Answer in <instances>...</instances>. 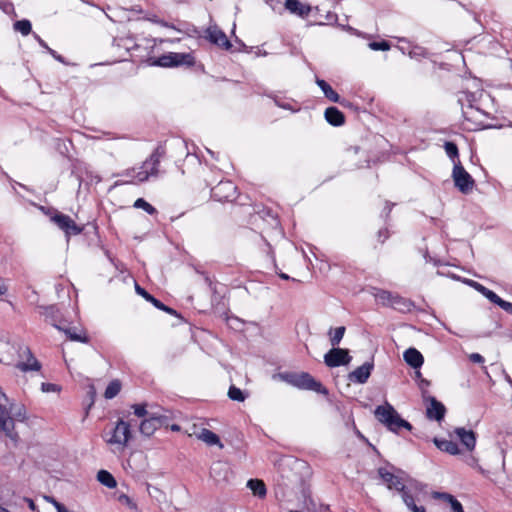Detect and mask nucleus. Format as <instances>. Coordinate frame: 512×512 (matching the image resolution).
Wrapping results in <instances>:
<instances>
[{
	"mask_svg": "<svg viewBox=\"0 0 512 512\" xmlns=\"http://www.w3.org/2000/svg\"><path fill=\"white\" fill-rule=\"evenodd\" d=\"M166 154V148L163 144H158L151 155L143 162L138 169H126L122 175L130 177L131 183H142L150 177H157L161 159Z\"/></svg>",
	"mask_w": 512,
	"mask_h": 512,
	"instance_id": "obj_1",
	"label": "nucleus"
},
{
	"mask_svg": "<svg viewBox=\"0 0 512 512\" xmlns=\"http://www.w3.org/2000/svg\"><path fill=\"white\" fill-rule=\"evenodd\" d=\"M278 377L299 390L314 391L324 396L329 394V390L308 372H282Z\"/></svg>",
	"mask_w": 512,
	"mask_h": 512,
	"instance_id": "obj_2",
	"label": "nucleus"
},
{
	"mask_svg": "<svg viewBox=\"0 0 512 512\" xmlns=\"http://www.w3.org/2000/svg\"><path fill=\"white\" fill-rule=\"evenodd\" d=\"M374 415L390 432L398 433L402 428L411 431L413 428L411 423L403 419L388 402H385L383 405H378L375 408Z\"/></svg>",
	"mask_w": 512,
	"mask_h": 512,
	"instance_id": "obj_3",
	"label": "nucleus"
},
{
	"mask_svg": "<svg viewBox=\"0 0 512 512\" xmlns=\"http://www.w3.org/2000/svg\"><path fill=\"white\" fill-rule=\"evenodd\" d=\"M167 413H169V411L164 409L149 413L148 417L144 418L139 425L140 433L146 437H150L157 429L161 427L167 428L171 420V415Z\"/></svg>",
	"mask_w": 512,
	"mask_h": 512,
	"instance_id": "obj_4",
	"label": "nucleus"
},
{
	"mask_svg": "<svg viewBox=\"0 0 512 512\" xmlns=\"http://www.w3.org/2000/svg\"><path fill=\"white\" fill-rule=\"evenodd\" d=\"M150 65L159 67H191L195 64V57L192 53L168 52L158 58H150Z\"/></svg>",
	"mask_w": 512,
	"mask_h": 512,
	"instance_id": "obj_5",
	"label": "nucleus"
},
{
	"mask_svg": "<svg viewBox=\"0 0 512 512\" xmlns=\"http://www.w3.org/2000/svg\"><path fill=\"white\" fill-rule=\"evenodd\" d=\"M452 178L454 181L455 187L463 194H468L473 190L475 185V180L473 177L465 170L460 160L455 163L452 170Z\"/></svg>",
	"mask_w": 512,
	"mask_h": 512,
	"instance_id": "obj_6",
	"label": "nucleus"
},
{
	"mask_svg": "<svg viewBox=\"0 0 512 512\" xmlns=\"http://www.w3.org/2000/svg\"><path fill=\"white\" fill-rule=\"evenodd\" d=\"M211 197L219 202H233L238 198V188L230 180H221L211 187Z\"/></svg>",
	"mask_w": 512,
	"mask_h": 512,
	"instance_id": "obj_7",
	"label": "nucleus"
},
{
	"mask_svg": "<svg viewBox=\"0 0 512 512\" xmlns=\"http://www.w3.org/2000/svg\"><path fill=\"white\" fill-rule=\"evenodd\" d=\"M51 221L65 233L67 238L81 234L84 229L83 226L77 225L69 215L63 214L57 210H53Z\"/></svg>",
	"mask_w": 512,
	"mask_h": 512,
	"instance_id": "obj_8",
	"label": "nucleus"
},
{
	"mask_svg": "<svg viewBox=\"0 0 512 512\" xmlns=\"http://www.w3.org/2000/svg\"><path fill=\"white\" fill-rule=\"evenodd\" d=\"M379 477L386 483L389 490L395 489L400 494L404 492L407 487L404 483L405 472L401 469H397V474L388 471L386 468L380 467L378 469Z\"/></svg>",
	"mask_w": 512,
	"mask_h": 512,
	"instance_id": "obj_9",
	"label": "nucleus"
},
{
	"mask_svg": "<svg viewBox=\"0 0 512 512\" xmlns=\"http://www.w3.org/2000/svg\"><path fill=\"white\" fill-rule=\"evenodd\" d=\"M352 357L348 349L333 346L325 355L324 363L329 368H336L350 363Z\"/></svg>",
	"mask_w": 512,
	"mask_h": 512,
	"instance_id": "obj_10",
	"label": "nucleus"
},
{
	"mask_svg": "<svg viewBox=\"0 0 512 512\" xmlns=\"http://www.w3.org/2000/svg\"><path fill=\"white\" fill-rule=\"evenodd\" d=\"M131 426L130 423L119 419L116 426L112 430L111 437L107 439L108 444H118L125 447L131 439Z\"/></svg>",
	"mask_w": 512,
	"mask_h": 512,
	"instance_id": "obj_11",
	"label": "nucleus"
},
{
	"mask_svg": "<svg viewBox=\"0 0 512 512\" xmlns=\"http://www.w3.org/2000/svg\"><path fill=\"white\" fill-rule=\"evenodd\" d=\"M205 39H207L210 43L223 48L225 50H230L232 47L231 42L227 38L225 32L221 30L217 25H211L205 30Z\"/></svg>",
	"mask_w": 512,
	"mask_h": 512,
	"instance_id": "obj_12",
	"label": "nucleus"
},
{
	"mask_svg": "<svg viewBox=\"0 0 512 512\" xmlns=\"http://www.w3.org/2000/svg\"><path fill=\"white\" fill-rule=\"evenodd\" d=\"M425 403H427L426 407V417L430 420L442 421L446 414V407L440 401H438L434 396H429L423 399Z\"/></svg>",
	"mask_w": 512,
	"mask_h": 512,
	"instance_id": "obj_13",
	"label": "nucleus"
},
{
	"mask_svg": "<svg viewBox=\"0 0 512 512\" xmlns=\"http://www.w3.org/2000/svg\"><path fill=\"white\" fill-rule=\"evenodd\" d=\"M374 369V361H367L347 375V379L356 384H365Z\"/></svg>",
	"mask_w": 512,
	"mask_h": 512,
	"instance_id": "obj_14",
	"label": "nucleus"
},
{
	"mask_svg": "<svg viewBox=\"0 0 512 512\" xmlns=\"http://www.w3.org/2000/svg\"><path fill=\"white\" fill-rule=\"evenodd\" d=\"M0 432H3L12 440L18 439V434L15 432L14 419L11 417L7 408L2 404H0Z\"/></svg>",
	"mask_w": 512,
	"mask_h": 512,
	"instance_id": "obj_15",
	"label": "nucleus"
},
{
	"mask_svg": "<svg viewBox=\"0 0 512 512\" xmlns=\"http://www.w3.org/2000/svg\"><path fill=\"white\" fill-rule=\"evenodd\" d=\"M135 291L138 295L142 296L146 301L150 302L155 308L164 311L172 316L180 317V314L173 308L165 305L159 299L155 298L152 294L141 287L137 282L135 283Z\"/></svg>",
	"mask_w": 512,
	"mask_h": 512,
	"instance_id": "obj_16",
	"label": "nucleus"
},
{
	"mask_svg": "<svg viewBox=\"0 0 512 512\" xmlns=\"http://www.w3.org/2000/svg\"><path fill=\"white\" fill-rule=\"evenodd\" d=\"M453 434L457 436L466 450L471 452L475 449L477 435L473 430H467L464 427H456L453 431Z\"/></svg>",
	"mask_w": 512,
	"mask_h": 512,
	"instance_id": "obj_17",
	"label": "nucleus"
},
{
	"mask_svg": "<svg viewBox=\"0 0 512 512\" xmlns=\"http://www.w3.org/2000/svg\"><path fill=\"white\" fill-rule=\"evenodd\" d=\"M40 308L43 310L41 313L46 317V320L49 321L53 327H55L57 330L63 329L61 313L56 305L41 306Z\"/></svg>",
	"mask_w": 512,
	"mask_h": 512,
	"instance_id": "obj_18",
	"label": "nucleus"
},
{
	"mask_svg": "<svg viewBox=\"0 0 512 512\" xmlns=\"http://www.w3.org/2000/svg\"><path fill=\"white\" fill-rule=\"evenodd\" d=\"M24 354L27 356L26 362H18L16 368L22 372L39 371L41 369L40 362L34 357L29 347H24Z\"/></svg>",
	"mask_w": 512,
	"mask_h": 512,
	"instance_id": "obj_19",
	"label": "nucleus"
},
{
	"mask_svg": "<svg viewBox=\"0 0 512 512\" xmlns=\"http://www.w3.org/2000/svg\"><path fill=\"white\" fill-rule=\"evenodd\" d=\"M284 6L291 14L301 18H306L312 10L310 5L303 4L299 0H285Z\"/></svg>",
	"mask_w": 512,
	"mask_h": 512,
	"instance_id": "obj_20",
	"label": "nucleus"
},
{
	"mask_svg": "<svg viewBox=\"0 0 512 512\" xmlns=\"http://www.w3.org/2000/svg\"><path fill=\"white\" fill-rule=\"evenodd\" d=\"M316 84L323 92L324 96L331 102L339 103L343 106H346L345 100L340 97V95L327 83L325 80L316 78Z\"/></svg>",
	"mask_w": 512,
	"mask_h": 512,
	"instance_id": "obj_21",
	"label": "nucleus"
},
{
	"mask_svg": "<svg viewBox=\"0 0 512 512\" xmlns=\"http://www.w3.org/2000/svg\"><path fill=\"white\" fill-rule=\"evenodd\" d=\"M404 361L413 369H419L424 363V357L416 348H408L403 353Z\"/></svg>",
	"mask_w": 512,
	"mask_h": 512,
	"instance_id": "obj_22",
	"label": "nucleus"
},
{
	"mask_svg": "<svg viewBox=\"0 0 512 512\" xmlns=\"http://www.w3.org/2000/svg\"><path fill=\"white\" fill-rule=\"evenodd\" d=\"M414 302L408 298L402 297L398 293H395L391 302L390 308L400 313H410L414 309Z\"/></svg>",
	"mask_w": 512,
	"mask_h": 512,
	"instance_id": "obj_23",
	"label": "nucleus"
},
{
	"mask_svg": "<svg viewBox=\"0 0 512 512\" xmlns=\"http://www.w3.org/2000/svg\"><path fill=\"white\" fill-rule=\"evenodd\" d=\"M325 120L334 127L342 126L345 123V115L335 106L326 108L324 112Z\"/></svg>",
	"mask_w": 512,
	"mask_h": 512,
	"instance_id": "obj_24",
	"label": "nucleus"
},
{
	"mask_svg": "<svg viewBox=\"0 0 512 512\" xmlns=\"http://www.w3.org/2000/svg\"><path fill=\"white\" fill-rule=\"evenodd\" d=\"M369 293L375 298V300L379 304H381L384 307H390L393 297L395 295V293L391 291L377 287H371L369 289Z\"/></svg>",
	"mask_w": 512,
	"mask_h": 512,
	"instance_id": "obj_25",
	"label": "nucleus"
},
{
	"mask_svg": "<svg viewBox=\"0 0 512 512\" xmlns=\"http://www.w3.org/2000/svg\"><path fill=\"white\" fill-rule=\"evenodd\" d=\"M433 443L442 452L448 453L450 455L460 454V449L458 447V444L452 440H446V439L434 437Z\"/></svg>",
	"mask_w": 512,
	"mask_h": 512,
	"instance_id": "obj_26",
	"label": "nucleus"
},
{
	"mask_svg": "<svg viewBox=\"0 0 512 512\" xmlns=\"http://www.w3.org/2000/svg\"><path fill=\"white\" fill-rule=\"evenodd\" d=\"M59 331L64 332L66 337L71 341L88 343L90 340L85 331L77 327H65L63 325V329H60Z\"/></svg>",
	"mask_w": 512,
	"mask_h": 512,
	"instance_id": "obj_27",
	"label": "nucleus"
},
{
	"mask_svg": "<svg viewBox=\"0 0 512 512\" xmlns=\"http://www.w3.org/2000/svg\"><path fill=\"white\" fill-rule=\"evenodd\" d=\"M247 487L251 490L252 494L260 499H263L267 494L266 485L263 480L249 479Z\"/></svg>",
	"mask_w": 512,
	"mask_h": 512,
	"instance_id": "obj_28",
	"label": "nucleus"
},
{
	"mask_svg": "<svg viewBox=\"0 0 512 512\" xmlns=\"http://www.w3.org/2000/svg\"><path fill=\"white\" fill-rule=\"evenodd\" d=\"M199 438L209 446L218 445L221 448L223 447L220 437L209 429H202Z\"/></svg>",
	"mask_w": 512,
	"mask_h": 512,
	"instance_id": "obj_29",
	"label": "nucleus"
},
{
	"mask_svg": "<svg viewBox=\"0 0 512 512\" xmlns=\"http://www.w3.org/2000/svg\"><path fill=\"white\" fill-rule=\"evenodd\" d=\"M401 497L407 508L412 512H426V509L424 506H418L415 503L414 497L410 494L409 490L406 489L404 492L401 493Z\"/></svg>",
	"mask_w": 512,
	"mask_h": 512,
	"instance_id": "obj_30",
	"label": "nucleus"
},
{
	"mask_svg": "<svg viewBox=\"0 0 512 512\" xmlns=\"http://www.w3.org/2000/svg\"><path fill=\"white\" fill-rule=\"evenodd\" d=\"M97 480L107 488H115L117 486V481L115 477L107 470H100L97 473Z\"/></svg>",
	"mask_w": 512,
	"mask_h": 512,
	"instance_id": "obj_31",
	"label": "nucleus"
},
{
	"mask_svg": "<svg viewBox=\"0 0 512 512\" xmlns=\"http://www.w3.org/2000/svg\"><path fill=\"white\" fill-rule=\"evenodd\" d=\"M345 331V326H339L335 329L330 328L328 335L332 346H337L341 342L345 334Z\"/></svg>",
	"mask_w": 512,
	"mask_h": 512,
	"instance_id": "obj_32",
	"label": "nucleus"
},
{
	"mask_svg": "<svg viewBox=\"0 0 512 512\" xmlns=\"http://www.w3.org/2000/svg\"><path fill=\"white\" fill-rule=\"evenodd\" d=\"M9 412L14 421L24 422L27 419L26 408L23 404L15 405V407L11 405Z\"/></svg>",
	"mask_w": 512,
	"mask_h": 512,
	"instance_id": "obj_33",
	"label": "nucleus"
},
{
	"mask_svg": "<svg viewBox=\"0 0 512 512\" xmlns=\"http://www.w3.org/2000/svg\"><path fill=\"white\" fill-rule=\"evenodd\" d=\"M444 149L448 157L453 161V164L457 163L459 160V150L458 146L453 141H446L444 143Z\"/></svg>",
	"mask_w": 512,
	"mask_h": 512,
	"instance_id": "obj_34",
	"label": "nucleus"
},
{
	"mask_svg": "<svg viewBox=\"0 0 512 512\" xmlns=\"http://www.w3.org/2000/svg\"><path fill=\"white\" fill-rule=\"evenodd\" d=\"M15 31L20 32L23 36H27L32 32V24L28 19L18 20L13 24Z\"/></svg>",
	"mask_w": 512,
	"mask_h": 512,
	"instance_id": "obj_35",
	"label": "nucleus"
},
{
	"mask_svg": "<svg viewBox=\"0 0 512 512\" xmlns=\"http://www.w3.org/2000/svg\"><path fill=\"white\" fill-rule=\"evenodd\" d=\"M121 390V383L119 380H112L105 389L104 396L106 399L116 397Z\"/></svg>",
	"mask_w": 512,
	"mask_h": 512,
	"instance_id": "obj_36",
	"label": "nucleus"
},
{
	"mask_svg": "<svg viewBox=\"0 0 512 512\" xmlns=\"http://www.w3.org/2000/svg\"><path fill=\"white\" fill-rule=\"evenodd\" d=\"M134 207L135 208H139V209H143L149 215H154V214L157 213V209L153 205L148 203L144 198H138L134 202Z\"/></svg>",
	"mask_w": 512,
	"mask_h": 512,
	"instance_id": "obj_37",
	"label": "nucleus"
},
{
	"mask_svg": "<svg viewBox=\"0 0 512 512\" xmlns=\"http://www.w3.org/2000/svg\"><path fill=\"white\" fill-rule=\"evenodd\" d=\"M228 397L237 402H243L246 399L245 393L235 385H231L228 390Z\"/></svg>",
	"mask_w": 512,
	"mask_h": 512,
	"instance_id": "obj_38",
	"label": "nucleus"
},
{
	"mask_svg": "<svg viewBox=\"0 0 512 512\" xmlns=\"http://www.w3.org/2000/svg\"><path fill=\"white\" fill-rule=\"evenodd\" d=\"M408 55L411 58L419 59V58H428L430 53L426 48H424L422 46L415 45L410 49Z\"/></svg>",
	"mask_w": 512,
	"mask_h": 512,
	"instance_id": "obj_39",
	"label": "nucleus"
},
{
	"mask_svg": "<svg viewBox=\"0 0 512 512\" xmlns=\"http://www.w3.org/2000/svg\"><path fill=\"white\" fill-rule=\"evenodd\" d=\"M201 276L203 277L205 284L209 287L213 297H215L218 294L217 281L215 280L214 277H211L207 272H201Z\"/></svg>",
	"mask_w": 512,
	"mask_h": 512,
	"instance_id": "obj_40",
	"label": "nucleus"
},
{
	"mask_svg": "<svg viewBox=\"0 0 512 512\" xmlns=\"http://www.w3.org/2000/svg\"><path fill=\"white\" fill-rule=\"evenodd\" d=\"M368 47L374 51H388L391 47L390 42L387 40L372 41L368 44Z\"/></svg>",
	"mask_w": 512,
	"mask_h": 512,
	"instance_id": "obj_41",
	"label": "nucleus"
},
{
	"mask_svg": "<svg viewBox=\"0 0 512 512\" xmlns=\"http://www.w3.org/2000/svg\"><path fill=\"white\" fill-rule=\"evenodd\" d=\"M484 297H486L490 302L493 304L500 306L504 299H502L500 296H498L494 291L488 289L486 287L485 291H483L482 294Z\"/></svg>",
	"mask_w": 512,
	"mask_h": 512,
	"instance_id": "obj_42",
	"label": "nucleus"
},
{
	"mask_svg": "<svg viewBox=\"0 0 512 512\" xmlns=\"http://www.w3.org/2000/svg\"><path fill=\"white\" fill-rule=\"evenodd\" d=\"M117 499L121 504L128 506L131 510H138L137 504L128 495L121 493L118 495Z\"/></svg>",
	"mask_w": 512,
	"mask_h": 512,
	"instance_id": "obj_43",
	"label": "nucleus"
},
{
	"mask_svg": "<svg viewBox=\"0 0 512 512\" xmlns=\"http://www.w3.org/2000/svg\"><path fill=\"white\" fill-rule=\"evenodd\" d=\"M0 9L7 15H12L14 17H16V12H15V8H14V5L12 2L10 1H6V0H1L0 1Z\"/></svg>",
	"mask_w": 512,
	"mask_h": 512,
	"instance_id": "obj_44",
	"label": "nucleus"
},
{
	"mask_svg": "<svg viewBox=\"0 0 512 512\" xmlns=\"http://www.w3.org/2000/svg\"><path fill=\"white\" fill-rule=\"evenodd\" d=\"M132 408L134 410V414L139 418H146L148 417V414L150 413L146 409V404H134L132 405Z\"/></svg>",
	"mask_w": 512,
	"mask_h": 512,
	"instance_id": "obj_45",
	"label": "nucleus"
},
{
	"mask_svg": "<svg viewBox=\"0 0 512 512\" xmlns=\"http://www.w3.org/2000/svg\"><path fill=\"white\" fill-rule=\"evenodd\" d=\"M273 99H274L275 104L282 109L290 110L292 112L299 111V108H294L290 102L283 101L282 99H280L278 97H274Z\"/></svg>",
	"mask_w": 512,
	"mask_h": 512,
	"instance_id": "obj_46",
	"label": "nucleus"
},
{
	"mask_svg": "<svg viewBox=\"0 0 512 512\" xmlns=\"http://www.w3.org/2000/svg\"><path fill=\"white\" fill-rule=\"evenodd\" d=\"M418 386L421 390V395H422V398L425 399L427 397H429V392H428V387L430 386V381L425 379V378H421L418 382Z\"/></svg>",
	"mask_w": 512,
	"mask_h": 512,
	"instance_id": "obj_47",
	"label": "nucleus"
},
{
	"mask_svg": "<svg viewBox=\"0 0 512 512\" xmlns=\"http://www.w3.org/2000/svg\"><path fill=\"white\" fill-rule=\"evenodd\" d=\"M41 390L43 392H56L60 391V387L53 383L44 382L41 384Z\"/></svg>",
	"mask_w": 512,
	"mask_h": 512,
	"instance_id": "obj_48",
	"label": "nucleus"
},
{
	"mask_svg": "<svg viewBox=\"0 0 512 512\" xmlns=\"http://www.w3.org/2000/svg\"><path fill=\"white\" fill-rule=\"evenodd\" d=\"M464 282L467 283L469 286L473 287L476 291H478L481 294H483V291H485L486 289L485 286L471 279H465Z\"/></svg>",
	"mask_w": 512,
	"mask_h": 512,
	"instance_id": "obj_49",
	"label": "nucleus"
},
{
	"mask_svg": "<svg viewBox=\"0 0 512 512\" xmlns=\"http://www.w3.org/2000/svg\"><path fill=\"white\" fill-rule=\"evenodd\" d=\"M393 206H394V203H391L389 201L385 202V207L381 213V217H383L385 219V221H387V219L389 218Z\"/></svg>",
	"mask_w": 512,
	"mask_h": 512,
	"instance_id": "obj_50",
	"label": "nucleus"
},
{
	"mask_svg": "<svg viewBox=\"0 0 512 512\" xmlns=\"http://www.w3.org/2000/svg\"><path fill=\"white\" fill-rule=\"evenodd\" d=\"M389 230L387 228H382L378 231L377 237L379 242L384 243L389 238Z\"/></svg>",
	"mask_w": 512,
	"mask_h": 512,
	"instance_id": "obj_51",
	"label": "nucleus"
},
{
	"mask_svg": "<svg viewBox=\"0 0 512 512\" xmlns=\"http://www.w3.org/2000/svg\"><path fill=\"white\" fill-rule=\"evenodd\" d=\"M223 468H226V465L224 463H222V462L214 463L210 470L211 476L216 478L217 471L222 470Z\"/></svg>",
	"mask_w": 512,
	"mask_h": 512,
	"instance_id": "obj_52",
	"label": "nucleus"
},
{
	"mask_svg": "<svg viewBox=\"0 0 512 512\" xmlns=\"http://www.w3.org/2000/svg\"><path fill=\"white\" fill-rule=\"evenodd\" d=\"M435 497L443 499L444 501L448 502L449 504L451 502H453V499H456L453 495L446 493V492H441V493L438 492V493H436Z\"/></svg>",
	"mask_w": 512,
	"mask_h": 512,
	"instance_id": "obj_53",
	"label": "nucleus"
},
{
	"mask_svg": "<svg viewBox=\"0 0 512 512\" xmlns=\"http://www.w3.org/2000/svg\"><path fill=\"white\" fill-rule=\"evenodd\" d=\"M88 396H89L90 402L87 406L86 413H88V410L92 407V405L94 404V401H95L96 391L93 386L90 387V389L88 391Z\"/></svg>",
	"mask_w": 512,
	"mask_h": 512,
	"instance_id": "obj_54",
	"label": "nucleus"
},
{
	"mask_svg": "<svg viewBox=\"0 0 512 512\" xmlns=\"http://www.w3.org/2000/svg\"><path fill=\"white\" fill-rule=\"evenodd\" d=\"M47 52L58 62L60 63H63V64H66L65 62V59L62 55L58 54L55 50H53L52 48L49 47V49H47Z\"/></svg>",
	"mask_w": 512,
	"mask_h": 512,
	"instance_id": "obj_55",
	"label": "nucleus"
},
{
	"mask_svg": "<svg viewBox=\"0 0 512 512\" xmlns=\"http://www.w3.org/2000/svg\"><path fill=\"white\" fill-rule=\"evenodd\" d=\"M452 512H464L462 504L457 500L453 499V502L450 503Z\"/></svg>",
	"mask_w": 512,
	"mask_h": 512,
	"instance_id": "obj_56",
	"label": "nucleus"
},
{
	"mask_svg": "<svg viewBox=\"0 0 512 512\" xmlns=\"http://www.w3.org/2000/svg\"><path fill=\"white\" fill-rule=\"evenodd\" d=\"M469 359H470L471 362L479 363V364L484 363V361H485L484 357L481 354H479V353H472L469 356Z\"/></svg>",
	"mask_w": 512,
	"mask_h": 512,
	"instance_id": "obj_57",
	"label": "nucleus"
},
{
	"mask_svg": "<svg viewBox=\"0 0 512 512\" xmlns=\"http://www.w3.org/2000/svg\"><path fill=\"white\" fill-rule=\"evenodd\" d=\"M425 259L427 262H432L435 266H442L444 265V263L439 260V259H436L434 257H431L428 252H426V254L424 255Z\"/></svg>",
	"mask_w": 512,
	"mask_h": 512,
	"instance_id": "obj_58",
	"label": "nucleus"
},
{
	"mask_svg": "<svg viewBox=\"0 0 512 512\" xmlns=\"http://www.w3.org/2000/svg\"><path fill=\"white\" fill-rule=\"evenodd\" d=\"M501 309H503L505 312L512 314V303L508 302L506 300H503L501 305L499 306Z\"/></svg>",
	"mask_w": 512,
	"mask_h": 512,
	"instance_id": "obj_59",
	"label": "nucleus"
},
{
	"mask_svg": "<svg viewBox=\"0 0 512 512\" xmlns=\"http://www.w3.org/2000/svg\"><path fill=\"white\" fill-rule=\"evenodd\" d=\"M325 19L328 22V24H333L334 22L337 21V15L333 12H327Z\"/></svg>",
	"mask_w": 512,
	"mask_h": 512,
	"instance_id": "obj_60",
	"label": "nucleus"
},
{
	"mask_svg": "<svg viewBox=\"0 0 512 512\" xmlns=\"http://www.w3.org/2000/svg\"><path fill=\"white\" fill-rule=\"evenodd\" d=\"M340 26L342 27L343 30L348 31L352 35H357V36L361 35V33L357 29H355V28H353V27H351L349 25H346V26L345 25H340Z\"/></svg>",
	"mask_w": 512,
	"mask_h": 512,
	"instance_id": "obj_61",
	"label": "nucleus"
},
{
	"mask_svg": "<svg viewBox=\"0 0 512 512\" xmlns=\"http://www.w3.org/2000/svg\"><path fill=\"white\" fill-rule=\"evenodd\" d=\"M33 36L42 48H44L46 50L49 49V46L47 45V43L38 34L33 33Z\"/></svg>",
	"mask_w": 512,
	"mask_h": 512,
	"instance_id": "obj_62",
	"label": "nucleus"
},
{
	"mask_svg": "<svg viewBox=\"0 0 512 512\" xmlns=\"http://www.w3.org/2000/svg\"><path fill=\"white\" fill-rule=\"evenodd\" d=\"M52 503L54 504L57 512H63V508H66L62 503H59V502L55 501L54 499H52Z\"/></svg>",
	"mask_w": 512,
	"mask_h": 512,
	"instance_id": "obj_63",
	"label": "nucleus"
},
{
	"mask_svg": "<svg viewBox=\"0 0 512 512\" xmlns=\"http://www.w3.org/2000/svg\"><path fill=\"white\" fill-rule=\"evenodd\" d=\"M40 208H41V210H42V211H43L47 216H49L50 218H51V216L53 215V210H55L54 208H46V207H44V206H41Z\"/></svg>",
	"mask_w": 512,
	"mask_h": 512,
	"instance_id": "obj_64",
	"label": "nucleus"
}]
</instances>
